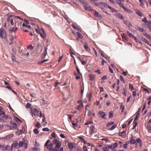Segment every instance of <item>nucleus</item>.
Listing matches in <instances>:
<instances>
[{
    "instance_id": "1",
    "label": "nucleus",
    "mask_w": 151,
    "mask_h": 151,
    "mask_svg": "<svg viewBox=\"0 0 151 151\" xmlns=\"http://www.w3.org/2000/svg\"><path fill=\"white\" fill-rule=\"evenodd\" d=\"M50 142V140H48L45 145V146L46 147L47 150L50 151H63V147L60 148L59 150L62 145L60 141L57 139H54L53 140V143H50L49 145H48Z\"/></svg>"
},
{
    "instance_id": "2",
    "label": "nucleus",
    "mask_w": 151,
    "mask_h": 151,
    "mask_svg": "<svg viewBox=\"0 0 151 151\" xmlns=\"http://www.w3.org/2000/svg\"><path fill=\"white\" fill-rule=\"evenodd\" d=\"M16 20L14 17L12 15H9L7 18V22H10V24L12 26L14 25V23H15Z\"/></svg>"
},
{
    "instance_id": "3",
    "label": "nucleus",
    "mask_w": 151,
    "mask_h": 151,
    "mask_svg": "<svg viewBox=\"0 0 151 151\" xmlns=\"http://www.w3.org/2000/svg\"><path fill=\"white\" fill-rule=\"evenodd\" d=\"M0 37L1 38H4L6 40H7L5 30L1 28L0 29Z\"/></svg>"
},
{
    "instance_id": "4",
    "label": "nucleus",
    "mask_w": 151,
    "mask_h": 151,
    "mask_svg": "<svg viewBox=\"0 0 151 151\" xmlns=\"http://www.w3.org/2000/svg\"><path fill=\"white\" fill-rule=\"evenodd\" d=\"M39 111L36 108L32 109L31 111V114L33 117L35 118L36 116H38Z\"/></svg>"
},
{
    "instance_id": "5",
    "label": "nucleus",
    "mask_w": 151,
    "mask_h": 151,
    "mask_svg": "<svg viewBox=\"0 0 151 151\" xmlns=\"http://www.w3.org/2000/svg\"><path fill=\"white\" fill-rule=\"evenodd\" d=\"M18 145L19 147H21L23 146L24 148L26 149L27 147V144L24 140L19 142Z\"/></svg>"
},
{
    "instance_id": "6",
    "label": "nucleus",
    "mask_w": 151,
    "mask_h": 151,
    "mask_svg": "<svg viewBox=\"0 0 151 151\" xmlns=\"http://www.w3.org/2000/svg\"><path fill=\"white\" fill-rule=\"evenodd\" d=\"M85 9L86 10L89 11L92 10L91 7L87 3H85L84 5Z\"/></svg>"
},
{
    "instance_id": "7",
    "label": "nucleus",
    "mask_w": 151,
    "mask_h": 151,
    "mask_svg": "<svg viewBox=\"0 0 151 151\" xmlns=\"http://www.w3.org/2000/svg\"><path fill=\"white\" fill-rule=\"evenodd\" d=\"M107 6H108V4L106 3H104L102 2H99V7L100 8L101 7V6H104L107 8Z\"/></svg>"
},
{
    "instance_id": "8",
    "label": "nucleus",
    "mask_w": 151,
    "mask_h": 151,
    "mask_svg": "<svg viewBox=\"0 0 151 151\" xmlns=\"http://www.w3.org/2000/svg\"><path fill=\"white\" fill-rule=\"evenodd\" d=\"M5 150H7L8 151H12V146H9L8 145H5Z\"/></svg>"
},
{
    "instance_id": "9",
    "label": "nucleus",
    "mask_w": 151,
    "mask_h": 151,
    "mask_svg": "<svg viewBox=\"0 0 151 151\" xmlns=\"http://www.w3.org/2000/svg\"><path fill=\"white\" fill-rule=\"evenodd\" d=\"M126 135V132L125 131H123L122 132H120L118 133L119 136L121 137H124Z\"/></svg>"
},
{
    "instance_id": "10",
    "label": "nucleus",
    "mask_w": 151,
    "mask_h": 151,
    "mask_svg": "<svg viewBox=\"0 0 151 151\" xmlns=\"http://www.w3.org/2000/svg\"><path fill=\"white\" fill-rule=\"evenodd\" d=\"M137 117H135V118L133 123V125L134 124V126L133 127V129H134V128L137 126L138 124V122H137V120L138 119Z\"/></svg>"
},
{
    "instance_id": "11",
    "label": "nucleus",
    "mask_w": 151,
    "mask_h": 151,
    "mask_svg": "<svg viewBox=\"0 0 151 151\" xmlns=\"http://www.w3.org/2000/svg\"><path fill=\"white\" fill-rule=\"evenodd\" d=\"M95 17H96L99 19H100L101 18V16L98 12L96 10L95 11Z\"/></svg>"
},
{
    "instance_id": "12",
    "label": "nucleus",
    "mask_w": 151,
    "mask_h": 151,
    "mask_svg": "<svg viewBox=\"0 0 151 151\" xmlns=\"http://www.w3.org/2000/svg\"><path fill=\"white\" fill-rule=\"evenodd\" d=\"M41 30L43 32V35L41 33H40V36L43 39H44L46 38V35L43 29H41Z\"/></svg>"
},
{
    "instance_id": "13",
    "label": "nucleus",
    "mask_w": 151,
    "mask_h": 151,
    "mask_svg": "<svg viewBox=\"0 0 151 151\" xmlns=\"http://www.w3.org/2000/svg\"><path fill=\"white\" fill-rule=\"evenodd\" d=\"M136 142L138 143H140L141 142H142V141L139 138L137 139L136 140L134 139H133V144H137Z\"/></svg>"
},
{
    "instance_id": "14",
    "label": "nucleus",
    "mask_w": 151,
    "mask_h": 151,
    "mask_svg": "<svg viewBox=\"0 0 151 151\" xmlns=\"http://www.w3.org/2000/svg\"><path fill=\"white\" fill-rule=\"evenodd\" d=\"M89 77L91 81H93L95 80V76L94 74H90Z\"/></svg>"
},
{
    "instance_id": "15",
    "label": "nucleus",
    "mask_w": 151,
    "mask_h": 151,
    "mask_svg": "<svg viewBox=\"0 0 151 151\" xmlns=\"http://www.w3.org/2000/svg\"><path fill=\"white\" fill-rule=\"evenodd\" d=\"M135 12L139 17H142L143 16L142 13L139 9H136L135 10Z\"/></svg>"
},
{
    "instance_id": "16",
    "label": "nucleus",
    "mask_w": 151,
    "mask_h": 151,
    "mask_svg": "<svg viewBox=\"0 0 151 151\" xmlns=\"http://www.w3.org/2000/svg\"><path fill=\"white\" fill-rule=\"evenodd\" d=\"M17 29V27H12L11 29H9V30L10 32H15Z\"/></svg>"
},
{
    "instance_id": "17",
    "label": "nucleus",
    "mask_w": 151,
    "mask_h": 151,
    "mask_svg": "<svg viewBox=\"0 0 151 151\" xmlns=\"http://www.w3.org/2000/svg\"><path fill=\"white\" fill-rule=\"evenodd\" d=\"M141 110V108H139L138 110L135 114L136 115V117H137V118H139V117Z\"/></svg>"
},
{
    "instance_id": "18",
    "label": "nucleus",
    "mask_w": 151,
    "mask_h": 151,
    "mask_svg": "<svg viewBox=\"0 0 151 151\" xmlns=\"http://www.w3.org/2000/svg\"><path fill=\"white\" fill-rule=\"evenodd\" d=\"M84 48L87 51H88L90 50V48L88 47V45L86 42H85L84 45Z\"/></svg>"
},
{
    "instance_id": "19",
    "label": "nucleus",
    "mask_w": 151,
    "mask_h": 151,
    "mask_svg": "<svg viewBox=\"0 0 151 151\" xmlns=\"http://www.w3.org/2000/svg\"><path fill=\"white\" fill-rule=\"evenodd\" d=\"M99 114L101 115V117L102 118H104L106 116V114L105 112L102 111H100L99 112Z\"/></svg>"
},
{
    "instance_id": "20",
    "label": "nucleus",
    "mask_w": 151,
    "mask_h": 151,
    "mask_svg": "<svg viewBox=\"0 0 151 151\" xmlns=\"http://www.w3.org/2000/svg\"><path fill=\"white\" fill-rule=\"evenodd\" d=\"M68 148L70 150L72 149L73 147V144L71 142H69L68 144Z\"/></svg>"
},
{
    "instance_id": "21",
    "label": "nucleus",
    "mask_w": 151,
    "mask_h": 151,
    "mask_svg": "<svg viewBox=\"0 0 151 151\" xmlns=\"http://www.w3.org/2000/svg\"><path fill=\"white\" fill-rule=\"evenodd\" d=\"M40 102L42 105H45L47 104V102L44 100H41Z\"/></svg>"
},
{
    "instance_id": "22",
    "label": "nucleus",
    "mask_w": 151,
    "mask_h": 151,
    "mask_svg": "<svg viewBox=\"0 0 151 151\" xmlns=\"http://www.w3.org/2000/svg\"><path fill=\"white\" fill-rule=\"evenodd\" d=\"M11 124L12 125V126H11L10 127L11 129H12V128H16L17 127V124L14 122H11Z\"/></svg>"
},
{
    "instance_id": "23",
    "label": "nucleus",
    "mask_w": 151,
    "mask_h": 151,
    "mask_svg": "<svg viewBox=\"0 0 151 151\" xmlns=\"http://www.w3.org/2000/svg\"><path fill=\"white\" fill-rule=\"evenodd\" d=\"M90 132L92 134L94 131V127L93 125H91L90 127Z\"/></svg>"
},
{
    "instance_id": "24",
    "label": "nucleus",
    "mask_w": 151,
    "mask_h": 151,
    "mask_svg": "<svg viewBox=\"0 0 151 151\" xmlns=\"http://www.w3.org/2000/svg\"><path fill=\"white\" fill-rule=\"evenodd\" d=\"M124 23L128 27H130L131 26V24L128 21L126 20L124 21Z\"/></svg>"
},
{
    "instance_id": "25",
    "label": "nucleus",
    "mask_w": 151,
    "mask_h": 151,
    "mask_svg": "<svg viewBox=\"0 0 151 151\" xmlns=\"http://www.w3.org/2000/svg\"><path fill=\"white\" fill-rule=\"evenodd\" d=\"M18 143L17 141L14 142L12 144L11 146L13 148V147H16L17 146Z\"/></svg>"
},
{
    "instance_id": "26",
    "label": "nucleus",
    "mask_w": 151,
    "mask_h": 151,
    "mask_svg": "<svg viewBox=\"0 0 151 151\" xmlns=\"http://www.w3.org/2000/svg\"><path fill=\"white\" fill-rule=\"evenodd\" d=\"M100 54H101V55L102 56V57H103V58H105V59H106L107 60H109V58H110V57L107 56H106V55H104L103 53L101 52L100 53Z\"/></svg>"
},
{
    "instance_id": "27",
    "label": "nucleus",
    "mask_w": 151,
    "mask_h": 151,
    "mask_svg": "<svg viewBox=\"0 0 151 151\" xmlns=\"http://www.w3.org/2000/svg\"><path fill=\"white\" fill-rule=\"evenodd\" d=\"M143 35L145 36L147 39H149L150 40L151 39V37L150 35H149L147 34L146 32H145V33H144L143 34Z\"/></svg>"
},
{
    "instance_id": "28",
    "label": "nucleus",
    "mask_w": 151,
    "mask_h": 151,
    "mask_svg": "<svg viewBox=\"0 0 151 151\" xmlns=\"http://www.w3.org/2000/svg\"><path fill=\"white\" fill-rule=\"evenodd\" d=\"M137 30L139 31V32H143L144 33H145V32H146L145 30L143 28H139V27H138V29H137Z\"/></svg>"
},
{
    "instance_id": "29",
    "label": "nucleus",
    "mask_w": 151,
    "mask_h": 151,
    "mask_svg": "<svg viewBox=\"0 0 151 151\" xmlns=\"http://www.w3.org/2000/svg\"><path fill=\"white\" fill-rule=\"evenodd\" d=\"M133 38L136 42L137 43H139L141 44H142V42L137 38L134 37V36L133 35Z\"/></svg>"
},
{
    "instance_id": "30",
    "label": "nucleus",
    "mask_w": 151,
    "mask_h": 151,
    "mask_svg": "<svg viewBox=\"0 0 151 151\" xmlns=\"http://www.w3.org/2000/svg\"><path fill=\"white\" fill-rule=\"evenodd\" d=\"M83 106L82 103L80 104L78 106H77L76 109L78 110H80L81 108L83 107Z\"/></svg>"
},
{
    "instance_id": "31",
    "label": "nucleus",
    "mask_w": 151,
    "mask_h": 151,
    "mask_svg": "<svg viewBox=\"0 0 151 151\" xmlns=\"http://www.w3.org/2000/svg\"><path fill=\"white\" fill-rule=\"evenodd\" d=\"M116 17H117L120 18L121 19H123V16H122V15H121L119 13H117L116 15Z\"/></svg>"
},
{
    "instance_id": "32",
    "label": "nucleus",
    "mask_w": 151,
    "mask_h": 151,
    "mask_svg": "<svg viewBox=\"0 0 151 151\" xmlns=\"http://www.w3.org/2000/svg\"><path fill=\"white\" fill-rule=\"evenodd\" d=\"M76 34L77 37L78 38H79L80 39H82L83 38V36L79 32H77Z\"/></svg>"
},
{
    "instance_id": "33",
    "label": "nucleus",
    "mask_w": 151,
    "mask_h": 151,
    "mask_svg": "<svg viewBox=\"0 0 151 151\" xmlns=\"http://www.w3.org/2000/svg\"><path fill=\"white\" fill-rule=\"evenodd\" d=\"M5 145H4L3 144H0V150H5Z\"/></svg>"
},
{
    "instance_id": "34",
    "label": "nucleus",
    "mask_w": 151,
    "mask_h": 151,
    "mask_svg": "<svg viewBox=\"0 0 151 151\" xmlns=\"http://www.w3.org/2000/svg\"><path fill=\"white\" fill-rule=\"evenodd\" d=\"M72 26L74 29H76V30L79 31H81L80 29L78 27L76 26L74 24H72Z\"/></svg>"
},
{
    "instance_id": "35",
    "label": "nucleus",
    "mask_w": 151,
    "mask_h": 151,
    "mask_svg": "<svg viewBox=\"0 0 151 151\" xmlns=\"http://www.w3.org/2000/svg\"><path fill=\"white\" fill-rule=\"evenodd\" d=\"M24 129L23 130V128L22 130H18L17 132V133L18 134V135L22 134L24 132Z\"/></svg>"
},
{
    "instance_id": "36",
    "label": "nucleus",
    "mask_w": 151,
    "mask_h": 151,
    "mask_svg": "<svg viewBox=\"0 0 151 151\" xmlns=\"http://www.w3.org/2000/svg\"><path fill=\"white\" fill-rule=\"evenodd\" d=\"M107 7L109 8L110 9L111 11L113 12H116V10H115L114 8H112V7H111L110 6H109L108 5Z\"/></svg>"
},
{
    "instance_id": "37",
    "label": "nucleus",
    "mask_w": 151,
    "mask_h": 151,
    "mask_svg": "<svg viewBox=\"0 0 151 151\" xmlns=\"http://www.w3.org/2000/svg\"><path fill=\"white\" fill-rule=\"evenodd\" d=\"M13 136V134H10L8 136H6L4 138L5 139H9L11 138Z\"/></svg>"
},
{
    "instance_id": "38",
    "label": "nucleus",
    "mask_w": 151,
    "mask_h": 151,
    "mask_svg": "<svg viewBox=\"0 0 151 151\" xmlns=\"http://www.w3.org/2000/svg\"><path fill=\"white\" fill-rule=\"evenodd\" d=\"M113 149H114L115 148L118 147V144L116 142H115L112 145Z\"/></svg>"
},
{
    "instance_id": "39",
    "label": "nucleus",
    "mask_w": 151,
    "mask_h": 151,
    "mask_svg": "<svg viewBox=\"0 0 151 151\" xmlns=\"http://www.w3.org/2000/svg\"><path fill=\"white\" fill-rule=\"evenodd\" d=\"M13 119L14 120L17 122H22L19 119H18V118L17 117H15Z\"/></svg>"
},
{
    "instance_id": "40",
    "label": "nucleus",
    "mask_w": 151,
    "mask_h": 151,
    "mask_svg": "<svg viewBox=\"0 0 151 151\" xmlns=\"http://www.w3.org/2000/svg\"><path fill=\"white\" fill-rule=\"evenodd\" d=\"M86 96L88 98V99L90 100V99L91 96V93H88L87 94Z\"/></svg>"
},
{
    "instance_id": "41",
    "label": "nucleus",
    "mask_w": 151,
    "mask_h": 151,
    "mask_svg": "<svg viewBox=\"0 0 151 151\" xmlns=\"http://www.w3.org/2000/svg\"><path fill=\"white\" fill-rule=\"evenodd\" d=\"M32 150L34 151H40V149L37 147H33Z\"/></svg>"
},
{
    "instance_id": "42",
    "label": "nucleus",
    "mask_w": 151,
    "mask_h": 151,
    "mask_svg": "<svg viewBox=\"0 0 151 151\" xmlns=\"http://www.w3.org/2000/svg\"><path fill=\"white\" fill-rule=\"evenodd\" d=\"M139 2L140 3V6H142L144 4V3L143 1V0H138Z\"/></svg>"
},
{
    "instance_id": "43",
    "label": "nucleus",
    "mask_w": 151,
    "mask_h": 151,
    "mask_svg": "<svg viewBox=\"0 0 151 151\" xmlns=\"http://www.w3.org/2000/svg\"><path fill=\"white\" fill-rule=\"evenodd\" d=\"M22 25L23 26L27 28H29V29H30L31 28V27L30 25H27L25 24L24 23H23Z\"/></svg>"
},
{
    "instance_id": "44",
    "label": "nucleus",
    "mask_w": 151,
    "mask_h": 151,
    "mask_svg": "<svg viewBox=\"0 0 151 151\" xmlns=\"http://www.w3.org/2000/svg\"><path fill=\"white\" fill-rule=\"evenodd\" d=\"M113 116V114L112 111H111L109 113V118H112Z\"/></svg>"
},
{
    "instance_id": "45",
    "label": "nucleus",
    "mask_w": 151,
    "mask_h": 151,
    "mask_svg": "<svg viewBox=\"0 0 151 151\" xmlns=\"http://www.w3.org/2000/svg\"><path fill=\"white\" fill-rule=\"evenodd\" d=\"M116 124H115L113 125L111 127L109 128V130H112L114 129L116 127Z\"/></svg>"
},
{
    "instance_id": "46",
    "label": "nucleus",
    "mask_w": 151,
    "mask_h": 151,
    "mask_svg": "<svg viewBox=\"0 0 151 151\" xmlns=\"http://www.w3.org/2000/svg\"><path fill=\"white\" fill-rule=\"evenodd\" d=\"M34 132L35 134H37L39 133V131H38V129H35L34 130Z\"/></svg>"
},
{
    "instance_id": "47",
    "label": "nucleus",
    "mask_w": 151,
    "mask_h": 151,
    "mask_svg": "<svg viewBox=\"0 0 151 151\" xmlns=\"http://www.w3.org/2000/svg\"><path fill=\"white\" fill-rule=\"evenodd\" d=\"M138 38L140 40H142V41H143L145 39V38L143 37L141 35H139L138 36Z\"/></svg>"
},
{
    "instance_id": "48",
    "label": "nucleus",
    "mask_w": 151,
    "mask_h": 151,
    "mask_svg": "<svg viewBox=\"0 0 151 151\" xmlns=\"http://www.w3.org/2000/svg\"><path fill=\"white\" fill-rule=\"evenodd\" d=\"M125 11L127 12L128 13H130L131 12V11L129 10V9H127L125 7L123 8Z\"/></svg>"
},
{
    "instance_id": "49",
    "label": "nucleus",
    "mask_w": 151,
    "mask_h": 151,
    "mask_svg": "<svg viewBox=\"0 0 151 151\" xmlns=\"http://www.w3.org/2000/svg\"><path fill=\"white\" fill-rule=\"evenodd\" d=\"M145 26L151 31V26L149 24H147L145 25Z\"/></svg>"
},
{
    "instance_id": "50",
    "label": "nucleus",
    "mask_w": 151,
    "mask_h": 151,
    "mask_svg": "<svg viewBox=\"0 0 151 151\" xmlns=\"http://www.w3.org/2000/svg\"><path fill=\"white\" fill-rule=\"evenodd\" d=\"M148 20H147L146 18L145 17L142 20V21L145 22V23H147Z\"/></svg>"
},
{
    "instance_id": "51",
    "label": "nucleus",
    "mask_w": 151,
    "mask_h": 151,
    "mask_svg": "<svg viewBox=\"0 0 151 151\" xmlns=\"http://www.w3.org/2000/svg\"><path fill=\"white\" fill-rule=\"evenodd\" d=\"M12 59L13 61H15V57L13 54H12Z\"/></svg>"
},
{
    "instance_id": "52",
    "label": "nucleus",
    "mask_w": 151,
    "mask_h": 151,
    "mask_svg": "<svg viewBox=\"0 0 151 151\" xmlns=\"http://www.w3.org/2000/svg\"><path fill=\"white\" fill-rule=\"evenodd\" d=\"M31 106V104L29 103H27L26 104L25 107L26 108H29Z\"/></svg>"
},
{
    "instance_id": "53",
    "label": "nucleus",
    "mask_w": 151,
    "mask_h": 151,
    "mask_svg": "<svg viewBox=\"0 0 151 151\" xmlns=\"http://www.w3.org/2000/svg\"><path fill=\"white\" fill-rule=\"evenodd\" d=\"M132 121V119H131V117L127 121L128 122V124H130Z\"/></svg>"
},
{
    "instance_id": "54",
    "label": "nucleus",
    "mask_w": 151,
    "mask_h": 151,
    "mask_svg": "<svg viewBox=\"0 0 151 151\" xmlns=\"http://www.w3.org/2000/svg\"><path fill=\"white\" fill-rule=\"evenodd\" d=\"M114 122H110L107 123V124L106 125V126H109V125H112L113 124H114Z\"/></svg>"
},
{
    "instance_id": "55",
    "label": "nucleus",
    "mask_w": 151,
    "mask_h": 151,
    "mask_svg": "<svg viewBox=\"0 0 151 151\" xmlns=\"http://www.w3.org/2000/svg\"><path fill=\"white\" fill-rule=\"evenodd\" d=\"M80 61L81 64L83 65H85L87 61H83L81 60H80Z\"/></svg>"
},
{
    "instance_id": "56",
    "label": "nucleus",
    "mask_w": 151,
    "mask_h": 151,
    "mask_svg": "<svg viewBox=\"0 0 151 151\" xmlns=\"http://www.w3.org/2000/svg\"><path fill=\"white\" fill-rule=\"evenodd\" d=\"M116 3L118 4L120 6H122L123 8H124V6L123 5L121 2H116Z\"/></svg>"
},
{
    "instance_id": "57",
    "label": "nucleus",
    "mask_w": 151,
    "mask_h": 151,
    "mask_svg": "<svg viewBox=\"0 0 151 151\" xmlns=\"http://www.w3.org/2000/svg\"><path fill=\"white\" fill-rule=\"evenodd\" d=\"M129 143H130V144H132V138H131V139L130 140V141L129 142V141H127L126 142L125 144H126L127 145H128Z\"/></svg>"
},
{
    "instance_id": "58",
    "label": "nucleus",
    "mask_w": 151,
    "mask_h": 151,
    "mask_svg": "<svg viewBox=\"0 0 151 151\" xmlns=\"http://www.w3.org/2000/svg\"><path fill=\"white\" fill-rule=\"evenodd\" d=\"M49 130V128L47 127H45L42 129V130L43 131H48Z\"/></svg>"
},
{
    "instance_id": "59",
    "label": "nucleus",
    "mask_w": 151,
    "mask_h": 151,
    "mask_svg": "<svg viewBox=\"0 0 151 151\" xmlns=\"http://www.w3.org/2000/svg\"><path fill=\"white\" fill-rule=\"evenodd\" d=\"M102 150H103L104 151H109V148L106 147H105L102 148Z\"/></svg>"
},
{
    "instance_id": "60",
    "label": "nucleus",
    "mask_w": 151,
    "mask_h": 151,
    "mask_svg": "<svg viewBox=\"0 0 151 151\" xmlns=\"http://www.w3.org/2000/svg\"><path fill=\"white\" fill-rule=\"evenodd\" d=\"M19 25V23L18 22L16 21L15 22V26L16 27H18Z\"/></svg>"
},
{
    "instance_id": "61",
    "label": "nucleus",
    "mask_w": 151,
    "mask_h": 151,
    "mask_svg": "<svg viewBox=\"0 0 151 151\" xmlns=\"http://www.w3.org/2000/svg\"><path fill=\"white\" fill-rule=\"evenodd\" d=\"M35 126L38 128H40L41 126V125L40 123H38L37 124L35 125Z\"/></svg>"
},
{
    "instance_id": "62",
    "label": "nucleus",
    "mask_w": 151,
    "mask_h": 151,
    "mask_svg": "<svg viewBox=\"0 0 151 151\" xmlns=\"http://www.w3.org/2000/svg\"><path fill=\"white\" fill-rule=\"evenodd\" d=\"M121 36L123 38L125 39L126 38V34L124 33L123 34H122Z\"/></svg>"
},
{
    "instance_id": "63",
    "label": "nucleus",
    "mask_w": 151,
    "mask_h": 151,
    "mask_svg": "<svg viewBox=\"0 0 151 151\" xmlns=\"http://www.w3.org/2000/svg\"><path fill=\"white\" fill-rule=\"evenodd\" d=\"M72 124L74 127H76L77 126V124L76 123L72 122Z\"/></svg>"
},
{
    "instance_id": "64",
    "label": "nucleus",
    "mask_w": 151,
    "mask_h": 151,
    "mask_svg": "<svg viewBox=\"0 0 151 151\" xmlns=\"http://www.w3.org/2000/svg\"><path fill=\"white\" fill-rule=\"evenodd\" d=\"M83 151H87V147L86 146H84L83 147Z\"/></svg>"
}]
</instances>
